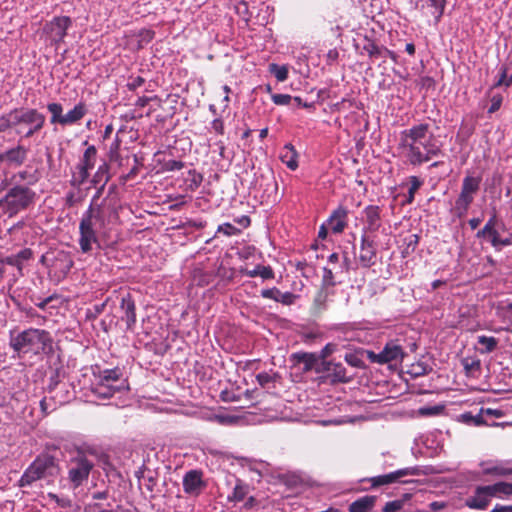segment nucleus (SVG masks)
Instances as JSON below:
<instances>
[{"mask_svg": "<svg viewBox=\"0 0 512 512\" xmlns=\"http://www.w3.org/2000/svg\"><path fill=\"white\" fill-rule=\"evenodd\" d=\"M397 149L406 162L418 167L442 154L428 123H419L400 132Z\"/></svg>", "mask_w": 512, "mask_h": 512, "instance_id": "nucleus-1", "label": "nucleus"}, {"mask_svg": "<svg viewBox=\"0 0 512 512\" xmlns=\"http://www.w3.org/2000/svg\"><path fill=\"white\" fill-rule=\"evenodd\" d=\"M45 122V115L36 108L17 107L0 116V133L12 134L21 142L38 134Z\"/></svg>", "mask_w": 512, "mask_h": 512, "instance_id": "nucleus-2", "label": "nucleus"}, {"mask_svg": "<svg viewBox=\"0 0 512 512\" xmlns=\"http://www.w3.org/2000/svg\"><path fill=\"white\" fill-rule=\"evenodd\" d=\"M106 226V212L103 206L89 205L79 222L80 250L88 254L93 247L101 248L100 234Z\"/></svg>", "mask_w": 512, "mask_h": 512, "instance_id": "nucleus-3", "label": "nucleus"}, {"mask_svg": "<svg viewBox=\"0 0 512 512\" xmlns=\"http://www.w3.org/2000/svg\"><path fill=\"white\" fill-rule=\"evenodd\" d=\"M10 347L20 355H50L53 353V339L43 329L29 328L16 335H10Z\"/></svg>", "mask_w": 512, "mask_h": 512, "instance_id": "nucleus-4", "label": "nucleus"}, {"mask_svg": "<svg viewBox=\"0 0 512 512\" xmlns=\"http://www.w3.org/2000/svg\"><path fill=\"white\" fill-rule=\"evenodd\" d=\"M476 238L486 240L499 251L512 245V225L505 223L493 209L483 228L477 231Z\"/></svg>", "mask_w": 512, "mask_h": 512, "instance_id": "nucleus-5", "label": "nucleus"}, {"mask_svg": "<svg viewBox=\"0 0 512 512\" xmlns=\"http://www.w3.org/2000/svg\"><path fill=\"white\" fill-rule=\"evenodd\" d=\"M59 470V465L55 457L49 454L39 455L26 468L18 481V486L28 487L38 480L55 477L59 473Z\"/></svg>", "mask_w": 512, "mask_h": 512, "instance_id": "nucleus-6", "label": "nucleus"}, {"mask_svg": "<svg viewBox=\"0 0 512 512\" xmlns=\"http://www.w3.org/2000/svg\"><path fill=\"white\" fill-rule=\"evenodd\" d=\"M482 177L467 173L461 183L460 192L455 200L452 213L458 218H463L480 191Z\"/></svg>", "mask_w": 512, "mask_h": 512, "instance_id": "nucleus-7", "label": "nucleus"}, {"mask_svg": "<svg viewBox=\"0 0 512 512\" xmlns=\"http://www.w3.org/2000/svg\"><path fill=\"white\" fill-rule=\"evenodd\" d=\"M36 193L25 185H13L3 197V213L12 217L34 204Z\"/></svg>", "mask_w": 512, "mask_h": 512, "instance_id": "nucleus-8", "label": "nucleus"}, {"mask_svg": "<svg viewBox=\"0 0 512 512\" xmlns=\"http://www.w3.org/2000/svg\"><path fill=\"white\" fill-rule=\"evenodd\" d=\"M95 466L88 453L78 450L67 463V480L71 489L75 490L85 484Z\"/></svg>", "mask_w": 512, "mask_h": 512, "instance_id": "nucleus-9", "label": "nucleus"}, {"mask_svg": "<svg viewBox=\"0 0 512 512\" xmlns=\"http://www.w3.org/2000/svg\"><path fill=\"white\" fill-rule=\"evenodd\" d=\"M39 262L59 278L65 277L74 264L70 253L61 249L49 250L41 256Z\"/></svg>", "mask_w": 512, "mask_h": 512, "instance_id": "nucleus-10", "label": "nucleus"}, {"mask_svg": "<svg viewBox=\"0 0 512 512\" xmlns=\"http://www.w3.org/2000/svg\"><path fill=\"white\" fill-rule=\"evenodd\" d=\"M407 356L404 346L400 339H392L386 342L383 349L376 353L374 351L367 352V359L371 363L377 364H398Z\"/></svg>", "mask_w": 512, "mask_h": 512, "instance_id": "nucleus-11", "label": "nucleus"}, {"mask_svg": "<svg viewBox=\"0 0 512 512\" xmlns=\"http://www.w3.org/2000/svg\"><path fill=\"white\" fill-rule=\"evenodd\" d=\"M421 474V469L418 466L405 467L402 469H398L396 471L390 472L388 474L379 475L375 477H371L367 479L370 482L372 488H377L380 486L389 485L392 483H411V480H405V477L408 476H419Z\"/></svg>", "mask_w": 512, "mask_h": 512, "instance_id": "nucleus-12", "label": "nucleus"}, {"mask_svg": "<svg viewBox=\"0 0 512 512\" xmlns=\"http://www.w3.org/2000/svg\"><path fill=\"white\" fill-rule=\"evenodd\" d=\"M72 25V21L68 16L54 17L43 27V32L50 38L54 44L62 42L67 35V30Z\"/></svg>", "mask_w": 512, "mask_h": 512, "instance_id": "nucleus-13", "label": "nucleus"}, {"mask_svg": "<svg viewBox=\"0 0 512 512\" xmlns=\"http://www.w3.org/2000/svg\"><path fill=\"white\" fill-rule=\"evenodd\" d=\"M182 485L186 494L197 497L206 488L207 483L203 479V472L201 470L192 469L184 474Z\"/></svg>", "mask_w": 512, "mask_h": 512, "instance_id": "nucleus-14", "label": "nucleus"}, {"mask_svg": "<svg viewBox=\"0 0 512 512\" xmlns=\"http://www.w3.org/2000/svg\"><path fill=\"white\" fill-rule=\"evenodd\" d=\"M376 243L365 233H362L360 239V250L358 261L363 268H370L376 263L377 248Z\"/></svg>", "mask_w": 512, "mask_h": 512, "instance_id": "nucleus-15", "label": "nucleus"}, {"mask_svg": "<svg viewBox=\"0 0 512 512\" xmlns=\"http://www.w3.org/2000/svg\"><path fill=\"white\" fill-rule=\"evenodd\" d=\"M317 373H327L333 383H348L351 380L344 365L333 360L321 361V368L317 369Z\"/></svg>", "mask_w": 512, "mask_h": 512, "instance_id": "nucleus-16", "label": "nucleus"}, {"mask_svg": "<svg viewBox=\"0 0 512 512\" xmlns=\"http://www.w3.org/2000/svg\"><path fill=\"white\" fill-rule=\"evenodd\" d=\"M120 309L123 312L121 319L125 321L127 330H132L136 324V305L130 293L122 295Z\"/></svg>", "mask_w": 512, "mask_h": 512, "instance_id": "nucleus-17", "label": "nucleus"}, {"mask_svg": "<svg viewBox=\"0 0 512 512\" xmlns=\"http://www.w3.org/2000/svg\"><path fill=\"white\" fill-rule=\"evenodd\" d=\"M381 209L376 205H369L363 210L364 215V226L362 228V233L367 235L368 232H376L381 227Z\"/></svg>", "mask_w": 512, "mask_h": 512, "instance_id": "nucleus-18", "label": "nucleus"}, {"mask_svg": "<svg viewBox=\"0 0 512 512\" xmlns=\"http://www.w3.org/2000/svg\"><path fill=\"white\" fill-rule=\"evenodd\" d=\"M291 358L295 365H303L302 371L304 373L310 371L317 373V369L321 368V361L315 353L298 352L292 354Z\"/></svg>", "mask_w": 512, "mask_h": 512, "instance_id": "nucleus-19", "label": "nucleus"}, {"mask_svg": "<svg viewBox=\"0 0 512 512\" xmlns=\"http://www.w3.org/2000/svg\"><path fill=\"white\" fill-rule=\"evenodd\" d=\"M492 494L488 490V485L478 486L475 490L474 495L466 499V505L470 508L484 509L490 503Z\"/></svg>", "mask_w": 512, "mask_h": 512, "instance_id": "nucleus-20", "label": "nucleus"}, {"mask_svg": "<svg viewBox=\"0 0 512 512\" xmlns=\"http://www.w3.org/2000/svg\"><path fill=\"white\" fill-rule=\"evenodd\" d=\"M480 465L482 467V472L485 475H512V464L509 461H485Z\"/></svg>", "mask_w": 512, "mask_h": 512, "instance_id": "nucleus-21", "label": "nucleus"}, {"mask_svg": "<svg viewBox=\"0 0 512 512\" xmlns=\"http://www.w3.org/2000/svg\"><path fill=\"white\" fill-rule=\"evenodd\" d=\"M123 389V382H121L120 384H110L106 383V381H101V379L98 378L97 382L94 383L92 386V393L100 399H109L116 392L121 391Z\"/></svg>", "mask_w": 512, "mask_h": 512, "instance_id": "nucleus-22", "label": "nucleus"}, {"mask_svg": "<svg viewBox=\"0 0 512 512\" xmlns=\"http://www.w3.org/2000/svg\"><path fill=\"white\" fill-rule=\"evenodd\" d=\"M28 148L20 144L5 151L6 163L8 166L20 167L27 159Z\"/></svg>", "mask_w": 512, "mask_h": 512, "instance_id": "nucleus-23", "label": "nucleus"}, {"mask_svg": "<svg viewBox=\"0 0 512 512\" xmlns=\"http://www.w3.org/2000/svg\"><path fill=\"white\" fill-rule=\"evenodd\" d=\"M33 258V251L30 248H24L17 254L6 256L1 260L3 264L16 267L19 274L23 275L24 263Z\"/></svg>", "mask_w": 512, "mask_h": 512, "instance_id": "nucleus-24", "label": "nucleus"}, {"mask_svg": "<svg viewBox=\"0 0 512 512\" xmlns=\"http://www.w3.org/2000/svg\"><path fill=\"white\" fill-rule=\"evenodd\" d=\"M363 50L371 58L389 57L393 62L398 63V55L394 51L386 47L378 46L372 40H367L363 46Z\"/></svg>", "mask_w": 512, "mask_h": 512, "instance_id": "nucleus-25", "label": "nucleus"}, {"mask_svg": "<svg viewBox=\"0 0 512 512\" xmlns=\"http://www.w3.org/2000/svg\"><path fill=\"white\" fill-rule=\"evenodd\" d=\"M418 2L421 10L433 16L436 23L440 21L444 13L447 0H419Z\"/></svg>", "mask_w": 512, "mask_h": 512, "instance_id": "nucleus-26", "label": "nucleus"}, {"mask_svg": "<svg viewBox=\"0 0 512 512\" xmlns=\"http://www.w3.org/2000/svg\"><path fill=\"white\" fill-rule=\"evenodd\" d=\"M40 179L39 172L32 169H24L14 173L11 177L13 185H35Z\"/></svg>", "mask_w": 512, "mask_h": 512, "instance_id": "nucleus-27", "label": "nucleus"}, {"mask_svg": "<svg viewBox=\"0 0 512 512\" xmlns=\"http://www.w3.org/2000/svg\"><path fill=\"white\" fill-rule=\"evenodd\" d=\"M87 114L85 103L79 102L73 109L64 114L63 126L72 125L80 121Z\"/></svg>", "mask_w": 512, "mask_h": 512, "instance_id": "nucleus-28", "label": "nucleus"}, {"mask_svg": "<svg viewBox=\"0 0 512 512\" xmlns=\"http://www.w3.org/2000/svg\"><path fill=\"white\" fill-rule=\"evenodd\" d=\"M249 485L246 484L239 478L235 479V486L233 487L232 493L227 496L229 502H241L245 499L249 493Z\"/></svg>", "mask_w": 512, "mask_h": 512, "instance_id": "nucleus-29", "label": "nucleus"}, {"mask_svg": "<svg viewBox=\"0 0 512 512\" xmlns=\"http://www.w3.org/2000/svg\"><path fill=\"white\" fill-rule=\"evenodd\" d=\"M367 352H372V350L360 348L353 352H347L344 356V360L348 365L354 368H364L365 364L363 358H367Z\"/></svg>", "mask_w": 512, "mask_h": 512, "instance_id": "nucleus-30", "label": "nucleus"}, {"mask_svg": "<svg viewBox=\"0 0 512 512\" xmlns=\"http://www.w3.org/2000/svg\"><path fill=\"white\" fill-rule=\"evenodd\" d=\"M346 216H347V212H346V210H344L342 208L334 211L333 214L330 216L329 223L331 226V230L334 233L338 234V233L343 232V230L346 227V221H345Z\"/></svg>", "mask_w": 512, "mask_h": 512, "instance_id": "nucleus-31", "label": "nucleus"}, {"mask_svg": "<svg viewBox=\"0 0 512 512\" xmlns=\"http://www.w3.org/2000/svg\"><path fill=\"white\" fill-rule=\"evenodd\" d=\"M375 500V496H363L350 504L349 512H370L374 507Z\"/></svg>", "mask_w": 512, "mask_h": 512, "instance_id": "nucleus-32", "label": "nucleus"}, {"mask_svg": "<svg viewBox=\"0 0 512 512\" xmlns=\"http://www.w3.org/2000/svg\"><path fill=\"white\" fill-rule=\"evenodd\" d=\"M241 273L248 277L260 276L263 280L273 279L275 277L274 271L270 266L257 265L254 269H243Z\"/></svg>", "mask_w": 512, "mask_h": 512, "instance_id": "nucleus-33", "label": "nucleus"}, {"mask_svg": "<svg viewBox=\"0 0 512 512\" xmlns=\"http://www.w3.org/2000/svg\"><path fill=\"white\" fill-rule=\"evenodd\" d=\"M98 378L101 379V381H106V383L110 384H120L121 382L124 383V389L127 388L126 381L122 379V372L119 368L114 369H106L100 373Z\"/></svg>", "mask_w": 512, "mask_h": 512, "instance_id": "nucleus-34", "label": "nucleus"}, {"mask_svg": "<svg viewBox=\"0 0 512 512\" xmlns=\"http://www.w3.org/2000/svg\"><path fill=\"white\" fill-rule=\"evenodd\" d=\"M109 165L108 163L104 162L102 163L95 174L93 175L91 179V184L94 187H97L99 184H107L108 181L111 178V175L109 174Z\"/></svg>", "mask_w": 512, "mask_h": 512, "instance_id": "nucleus-35", "label": "nucleus"}, {"mask_svg": "<svg viewBox=\"0 0 512 512\" xmlns=\"http://www.w3.org/2000/svg\"><path fill=\"white\" fill-rule=\"evenodd\" d=\"M97 149L95 146L90 145L84 152L83 157L80 162L77 164L78 166L85 168L87 170H91L96 162Z\"/></svg>", "mask_w": 512, "mask_h": 512, "instance_id": "nucleus-36", "label": "nucleus"}, {"mask_svg": "<svg viewBox=\"0 0 512 512\" xmlns=\"http://www.w3.org/2000/svg\"><path fill=\"white\" fill-rule=\"evenodd\" d=\"M488 490H490L492 497L510 496L512 495V483L498 482L488 485Z\"/></svg>", "mask_w": 512, "mask_h": 512, "instance_id": "nucleus-37", "label": "nucleus"}, {"mask_svg": "<svg viewBox=\"0 0 512 512\" xmlns=\"http://www.w3.org/2000/svg\"><path fill=\"white\" fill-rule=\"evenodd\" d=\"M47 110L51 114V124H60L63 126L64 114L62 105L57 102H52L47 105Z\"/></svg>", "mask_w": 512, "mask_h": 512, "instance_id": "nucleus-38", "label": "nucleus"}, {"mask_svg": "<svg viewBox=\"0 0 512 512\" xmlns=\"http://www.w3.org/2000/svg\"><path fill=\"white\" fill-rule=\"evenodd\" d=\"M477 341L483 346V348L479 349L481 354H488L493 352L498 345V340L492 336L481 335L478 336Z\"/></svg>", "mask_w": 512, "mask_h": 512, "instance_id": "nucleus-39", "label": "nucleus"}, {"mask_svg": "<svg viewBox=\"0 0 512 512\" xmlns=\"http://www.w3.org/2000/svg\"><path fill=\"white\" fill-rule=\"evenodd\" d=\"M89 172L90 170H87L77 165L76 172L73 173L72 178L70 180V185L74 188H80L89 178Z\"/></svg>", "mask_w": 512, "mask_h": 512, "instance_id": "nucleus-40", "label": "nucleus"}, {"mask_svg": "<svg viewBox=\"0 0 512 512\" xmlns=\"http://www.w3.org/2000/svg\"><path fill=\"white\" fill-rule=\"evenodd\" d=\"M408 181L410 186L407 193L406 203L411 204L415 199L416 192L420 189L424 182L418 176H409Z\"/></svg>", "mask_w": 512, "mask_h": 512, "instance_id": "nucleus-41", "label": "nucleus"}, {"mask_svg": "<svg viewBox=\"0 0 512 512\" xmlns=\"http://www.w3.org/2000/svg\"><path fill=\"white\" fill-rule=\"evenodd\" d=\"M483 411L484 410L481 409L480 412L475 415L472 414V412L463 413L461 415V419L464 423L468 425L482 426L486 423L482 415Z\"/></svg>", "mask_w": 512, "mask_h": 512, "instance_id": "nucleus-42", "label": "nucleus"}, {"mask_svg": "<svg viewBox=\"0 0 512 512\" xmlns=\"http://www.w3.org/2000/svg\"><path fill=\"white\" fill-rule=\"evenodd\" d=\"M137 477L140 481V485H143L149 492H153L157 484V480L150 471L147 475L144 471H140L137 473Z\"/></svg>", "mask_w": 512, "mask_h": 512, "instance_id": "nucleus-43", "label": "nucleus"}, {"mask_svg": "<svg viewBox=\"0 0 512 512\" xmlns=\"http://www.w3.org/2000/svg\"><path fill=\"white\" fill-rule=\"evenodd\" d=\"M286 154L282 155V161L287 165L288 168L291 170H295L298 166L297 161L295 159L296 153L292 145H286L285 146Z\"/></svg>", "mask_w": 512, "mask_h": 512, "instance_id": "nucleus-44", "label": "nucleus"}, {"mask_svg": "<svg viewBox=\"0 0 512 512\" xmlns=\"http://www.w3.org/2000/svg\"><path fill=\"white\" fill-rule=\"evenodd\" d=\"M187 175L189 176L187 178L188 182V188L191 191H195L202 183L203 176L201 173L197 172L196 170L192 169L187 172Z\"/></svg>", "mask_w": 512, "mask_h": 512, "instance_id": "nucleus-45", "label": "nucleus"}, {"mask_svg": "<svg viewBox=\"0 0 512 512\" xmlns=\"http://www.w3.org/2000/svg\"><path fill=\"white\" fill-rule=\"evenodd\" d=\"M107 301L108 299L103 303L95 304L91 308H88L85 313L86 320L93 321L97 319L98 316L104 312Z\"/></svg>", "mask_w": 512, "mask_h": 512, "instance_id": "nucleus-46", "label": "nucleus"}, {"mask_svg": "<svg viewBox=\"0 0 512 512\" xmlns=\"http://www.w3.org/2000/svg\"><path fill=\"white\" fill-rule=\"evenodd\" d=\"M404 243L406 245L405 249L403 250L404 255L414 252L419 243V236L417 234H410L405 237Z\"/></svg>", "mask_w": 512, "mask_h": 512, "instance_id": "nucleus-47", "label": "nucleus"}, {"mask_svg": "<svg viewBox=\"0 0 512 512\" xmlns=\"http://www.w3.org/2000/svg\"><path fill=\"white\" fill-rule=\"evenodd\" d=\"M270 72L275 76L279 82H283L288 77V69L285 66H278L277 64L270 65Z\"/></svg>", "mask_w": 512, "mask_h": 512, "instance_id": "nucleus-48", "label": "nucleus"}, {"mask_svg": "<svg viewBox=\"0 0 512 512\" xmlns=\"http://www.w3.org/2000/svg\"><path fill=\"white\" fill-rule=\"evenodd\" d=\"M48 498L54 501L61 508H71L72 500L69 497L58 496L55 493H48Z\"/></svg>", "mask_w": 512, "mask_h": 512, "instance_id": "nucleus-49", "label": "nucleus"}, {"mask_svg": "<svg viewBox=\"0 0 512 512\" xmlns=\"http://www.w3.org/2000/svg\"><path fill=\"white\" fill-rule=\"evenodd\" d=\"M327 299H328V292L326 290V287L322 286L321 289L315 295L314 305L318 309H323V308H325V304L327 302Z\"/></svg>", "mask_w": 512, "mask_h": 512, "instance_id": "nucleus-50", "label": "nucleus"}, {"mask_svg": "<svg viewBox=\"0 0 512 512\" xmlns=\"http://www.w3.org/2000/svg\"><path fill=\"white\" fill-rule=\"evenodd\" d=\"M512 84V74L508 77V68L506 66H502L500 69V75L498 81L495 83V87H499L502 85L510 86Z\"/></svg>", "mask_w": 512, "mask_h": 512, "instance_id": "nucleus-51", "label": "nucleus"}, {"mask_svg": "<svg viewBox=\"0 0 512 512\" xmlns=\"http://www.w3.org/2000/svg\"><path fill=\"white\" fill-rule=\"evenodd\" d=\"M338 351V345L335 343H327L317 356L320 361H327L326 359L334 352Z\"/></svg>", "mask_w": 512, "mask_h": 512, "instance_id": "nucleus-52", "label": "nucleus"}, {"mask_svg": "<svg viewBox=\"0 0 512 512\" xmlns=\"http://www.w3.org/2000/svg\"><path fill=\"white\" fill-rule=\"evenodd\" d=\"M217 233H222L226 236H233L240 234L241 230L230 223H224L218 226Z\"/></svg>", "mask_w": 512, "mask_h": 512, "instance_id": "nucleus-53", "label": "nucleus"}, {"mask_svg": "<svg viewBox=\"0 0 512 512\" xmlns=\"http://www.w3.org/2000/svg\"><path fill=\"white\" fill-rule=\"evenodd\" d=\"M336 281L334 278L333 271L327 267L323 268L322 286L323 287H334Z\"/></svg>", "mask_w": 512, "mask_h": 512, "instance_id": "nucleus-54", "label": "nucleus"}, {"mask_svg": "<svg viewBox=\"0 0 512 512\" xmlns=\"http://www.w3.org/2000/svg\"><path fill=\"white\" fill-rule=\"evenodd\" d=\"M271 99L274 104L283 106L289 105L294 100V97L289 94H272Z\"/></svg>", "mask_w": 512, "mask_h": 512, "instance_id": "nucleus-55", "label": "nucleus"}, {"mask_svg": "<svg viewBox=\"0 0 512 512\" xmlns=\"http://www.w3.org/2000/svg\"><path fill=\"white\" fill-rule=\"evenodd\" d=\"M277 374H270L268 372H261L256 375V380L261 387H265L267 384L273 382L276 378Z\"/></svg>", "mask_w": 512, "mask_h": 512, "instance_id": "nucleus-56", "label": "nucleus"}, {"mask_svg": "<svg viewBox=\"0 0 512 512\" xmlns=\"http://www.w3.org/2000/svg\"><path fill=\"white\" fill-rule=\"evenodd\" d=\"M212 420L221 425H233L238 421L237 417L232 415H214Z\"/></svg>", "mask_w": 512, "mask_h": 512, "instance_id": "nucleus-57", "label": "nucleus"}, {"mask_svg": "<svg viewBox=\"0 0 512 512\" xmlns=\"http://www.w3.org/2000/svg\"><path fill=\"white\" fill-rule=\"evenodd\" d=\"M404 502L402 500H393L385 504L382 512H398L403 508Z\"/></svg>", "mask_w": 512, "mask_h": 512, "instance_id": "nucleus-58", "label": "nucleus"}, {"mask_svg": "<svg viewBox=\"0 0 512 512\" xmlns=\"http://www.w3.org/2000/svg\"><path fill=\"white\" fill-rule=\"evenodd\" d=\"M296 298H297V296L291 292L282 293L280 291V295H278L277 302H280L285 305H291L294 303Z\"/></svg>", "mask_w": 512, "mask_h": 512, "instance_id": "nucleus-59", "label": "nucleus"}, {"mask_svg": "<svg viewBox=\"0 0 512 512\" xmlns=\"http://www.w3.org/2000/svg\"><path fill=\"white\" fill-rule=\"evenodd\" d=\"M278 295H280V290L277 289L276 287L274 288H270V289H263L261 291V296L263 298H266V299H273L274 301L277 302L278 300Z\"/></svg>", "mask_w": 512, "mask_h": 512, "instance_id": "nucleus-60", "label": "nucleus"}, {"mask_svg": "<svg viewBox=\"0 0 512 512\" xmlns=\"http://www.w3.org/2000/svg\"><path fill=\"white\" fill-rule=\"evenodd\" d=\"M502 104V96L501 95H494L491 99V105L488 108V113L492 114L499 110L500 106Z\"/></svg>", "mask_w": 512, "mask_h": 512, "instance_id": "nucleus-61", "label": "nucleus"}, {"mask_svg": "<svg viewBox=\"0 0 512 512\" xmlns=\"http://www.w3.org/2000/svg\"><path fill=\"white\" fill-rule=\"evenodd\" d=\"M144 82V78H142L141 76H137L130 79V81L127 83V87L129 90L134 91L137 88L141 87L144 84Z\"/></svg>", "mask_w": 512, "mask_h": 512, "instance_id": "nucleus-62", "label": "nucleus"}, {"mask_svg": "<svg viewBox=\"0 0 512 512\" xmlns=\"http://www.w3.org/2000/svg\"><path fill=\"white\" fill-rule=\"evenodd\" d=\"M211 129L220 135L224 134V123L223 120L220 118H216L211 122Z\"/></svg>", "mask_w": 512, "mask_h": 512, "instance_id": "nucleus-63", "label": "nucleus"}, {"mask_svg": "<svg viewBox=\"0 0 512 512\" xmlns=\"http://www.w3.org/2000/svg\"><path fill=\"white\" fill-rule=\"evenodd\" d=\"M84 512H113L112 510L101 509L99 503H89L85 505Z\"/></svg>", "mask_w": 512, "mask_h": 512, "instance_id": "nucleus-64", "label": "nucleus"}]
</instances>
